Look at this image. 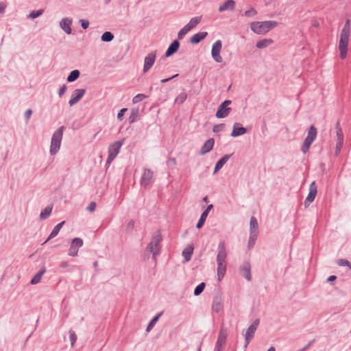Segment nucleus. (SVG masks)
<instances>
[{"mask_svg":"<svg viewBox=\"0 0 351 351\" xmlns=\"http://www.w3.org/2000/svg\"><path fill=\"white\" fill-rule=\"evenodd\" d=\"M350 34V22L348 19L340 34V39L339 43V49L340 51V57L344 59L347 56L349 37Z\"/></svg>","mask_w":351,"mask_h":351,"instance_id":"f257e3e1","label":"nucleus"},{"mask_svg":"<svg viewBox=\"0 0 351 351\" xmlns=\"http://www.w3.org/2000/svg\"><path fill=\"white\" fill-rule=\"evenodd\" d=\"M227 252L226 245L223 242H221L218 246V254L217 256V277L219 281L223 278L226 271V259Z\"/></svg>","mask_w":351,"mask_h":351,"instance_id":"f03ea898","label":"nucleus"},{"mask_svg":"<svg viewBox=\"0 0 351 351\" xmlns=\"http://www.w3.org/2000/svg\"><path fill=\"white\" fill-rule=\"evenodd\" d=\"M278 25V22L273 21H255L250 24V29L257 34H265Z\"/></svg>","mask_w":351,"mask_h":351,"instance_id":"7ed1b4c3","label":"nucleus"},{"mask_svg":"<svg viewBox=\"0 0 351 351\" xmlns=\"http://www.w3.org/2000/svg\"><path fill=\"white\" fill-rule=\"evenodd\" d=\"M63 127L59 128L53 134L50 147V153L52 155L56 154L60 149L63 135Z\"/></svg>","mask_w":351,"mask_h":351,"instance_id":"20e7f679","label":"nucleus"},{"mask_svg":"<svg viewBox=\"0 0 351 351\" xmlns=\"http://www.w3.org/2000/svg\"><path fill=\"white\" fill-rule=\"evenodd\" d=\"M317 136V129L315 126L311 125L308 131V135L305 138L302 146V150L304 154L306 153L312 143L315 141Z\"/></svg>","mask_w":351,"mask_h":351,"instance_id":"39448f33","label":"nucleus"},{"mask_svg":"<svg viewBox=\"0 0 351 351\" xmlns=\"http://www.w3.org/2000/svg\"><path fill=\"white\" fill-rule=\"evenodd\" d=\"M123 145L122 141H116L114 143L111 144L108 147V158L107 159V162L110 163L119 153L120 149Z\"/></svg>","mask_w":351,"mask_h":351,"instance_id":"423d86ee","label":"nucleus"},{"mask_svg":"<svg viewBox=\"0 0 351 351\" xmlns=\"http://www.w3.org/2000/svg\"><path fill=\"white\" fill-rule=\"evenodd\" d=\"M161 241V237L159 235L155 236L152 239L151 242L148 245L147 250H149L151 253L153 254L154 258L160 252V243Z\"/></svg>","mask_w":351,"mask_h":351,"instance_id":"0eeeda50","label":"nucleus"},{"mask_svg":"<svg viewBox=\"0 0 351 351\" xmlns=\"http://www.w3.org/2000/svg\"><path fill=\"white\" fill-rule=\"evenodd\" d=\"M231 104V101L226 100L218 108L216 112V117L217 118L226 117L230 112L231 108L228 106Z\"/></svg>","mask_w":351,"mask_h":351,"instance_id":"6e6552de","label":"nucleus"},{"mask_svg":"<svg viewBox=\"0 0 351 351\" xmlns=\"http://www.w3.org/2000/svg\"><path fill=\"white\" fill-rule=\"evenodd\" d=\"M259 324V320L256 319L252 325L247 328L245 335V347L246 348L251 339L253 338L254 335L258 328Z\"/></svg>","mask_w":351,"mask_h":351,"instance_id":"1a4fd4ad","label":"nucleus"},{"mask_svg":"<svg viewBox=\"0 0 351 351\" xmlns=\"http://www.w3.org/2000/svg\"><path fill=\"white\" fill-rule=\"evenodd\" d=\"M83 245V241L80 238H75L72 240L71 246L69 250V255L71 256H76L79 249Z\"/></svg>","mask_w":351,"mask_h":351,"instance_id":"9d476101","label":"nucleus"},{"mask_svg":"<svg viewBox=\"0 0 351 351\" xmlns=\"http://www.w3.org/2000/svg\"><path fill=\"white\" fill-rule=\"evenodd\" d=\"M222 43L220 40H217L215 42L212 47V56L214 60L219 63L222 62V58L220 56V51L221 49Z\"/></svg>","mask_w":351,"mask_h":351,"instance_id":"9b49d317","label":"nucleus"},{"mask_svg":"<svg viewBox=\"0 0 351 351\" xmlns=\"http://www.w3.org/2000/svg\"><path fill=\"white\" fill-rule=\"evenodd\" d=\"M317 193V185L315 181H313L309 186V192L305 200V206H307L313 202Z\"/></svg>","mask_w":351,"mask_h":351,"instance_id":"f8f14e48","label":"nucleus"},{"mask_svg":"<svg viewBox=\"0 0 351 351\" xmlns=\"http://www.w3.org/2000/svg\"><path fill=\"white\" fill-rule=\"evenodd\" d=\"M227 339V332L224 330H221L218 336L217 341L216 343V351H222L226 344Z\"/></svg>","mask_w":351,"mask_h":351,"instance_id":"ddd939ff","label":"nucleus"},{"mask_svg":"<svg viewBox=\"0 0 351 351\" xmlns=\"http://www.w3.org/2000/svg\"><path fill=\"white\" fill-rule=\"evenodd\" d=\"M85 93L84 89H76L73 91L71 97L69 101L70 106L77 104L84 96Z\"/></svg>","mask_w":351,"mask_h":351,"instance_id":"4468645a","label":"nucleus"},{"mask_svg":"<svg viewBox=\"0 0 351 351\" xmlns=\"http://www.w3.org/2000/svg\"><path fill=\"white\" fill-rule=\"evenodd\" d=\"M180 47V43L178 40H174L169 46L167 50L165 52V56L160 60L165 59L167 57H169L174 54L178 50Z\"/></svg>","mask_w":351,"mask_h":351,"instance_id":"2eb2a0df","label":"nucleus"},{"mask_svg":"<svg viewBox=\"0 0 351 351\" xmlns=\"http://www.w3.org/2000/svg\"><path fill=\"white\" fill-rule=\"evenodd\" d=\"M73 21L69 18H63L60 22V28L67 34H71L72 32L71 25Z\"/></svg>","mask_w":351,"mask_h":351,"instance_id":"dca6fc26","label":"nucleus"},{"mask_svg":"<svg viewBox=\"0 0 351 351\" xmlns=\"http://www.w3.org/2000/svg\"><path fill=\"white\" fill-rule=\"evenodd\" d=\"M215 141L213 138H210L208 141H206L204 145L202 147L199 154L200 155H205L206 154L210 152L214 146Z\"/></svg>","mask_w":351,"mask_h":351,"instance_id":"f3484780","label":"nucleus"},{"mask_svg":"<svg viewBox=\"0 0 351 351\" xmlns=\"http://www.w3.org/2000/svg\"><path fill=\"white\" fill-rule=\"evenodd\" d=\"M337 143H336V149H335V154L338 155L340 152V150L343 146V135L342 131L340 128H337Z\"/></svg>","mask_w":351,"mask_h":351,"instance_id":"a211bd4d","label":"nucleus"},{"mask_svg":"<svg viewBox=\"0 0 351 351\" xmlns=\"http://www.w3.org/2000/svg\"><path fill=\"white\" fill-rule=\"evenodd\" d=\"M207 35L208 33L206 32H198L191 37L189 42L191 44H198L204 40Z\"/></svg>","mask_w":351,"mask_h":351,"instance_id":"6ab92c4d","label":"nucleus"},{"mask_svg":"<svg viewBox=\"0 0 351 351\" xmlns=\"http://www.w3.org/2000/svg\"><path fill=\"white\" fill-rule=\"evenodd\" d=\"M153 172L149 169H146L143 171L141 178V184L144 186L149 184L152 179Z\"/></svg>","mask_w":351,"mask_h":351,"instance_id":"aec40b11","label":"nucleus"},{"mask_svg":"<svg viewBox=\"0 0 351 351\" xmlns=\"http://www.w3.org/2000/svg\"><path fill=\"white\" fill-rule=\"evenodd\" d=\"M235 8V1L234 0H227L219 8L220 12L226 10H233Z\"/></svg>","mask_w":351,"mask_h":351,"instance_id":"412c9836","label":"nucleus"},{"mask_svg":"<svg viewBox=\"0 0 351 351\" xmlns=\"http://www.w3.org/2000/svg\"><path fill=\"white\" fill-rule=\"evenodd\" d=\"M156 51H153L151 53H149L145 58V62L144 65L145 66H153V64L155 62L156 58Z\"/></svg>","mask_w":351,"mask_h":351,"instance_id":"4be33fe9","label":"nucleus"},{"mask_svg":"<svg viewBox=\"0 0 351 351\" xmlns=\"http://www.w3.org/2000/svg\"><path fill=\"white\" fill-rule=\"evenodd\" d=\"M212 310L215 313H219L223 310V300L221 298L216 297L214 299Z\"/></svg>","mask_w":351,"mask_h":351,"instance_id":"5701e85b","label":"nucleus"},{"mask_svg":"<svg viewBox=\"0 0 351 351\" xmlns=\"http://www.w3.org/2000/svg\"><path fill=\"white\" fill-rule=\"evenodd\" d=\"M246 133V129L243 127L240 126L239 123H235L233 126V130L231 133V136L236 137L240 135H243Z\"/></svg>","mask_w":351,"mask_h":351,"instance_id":"b1692460","label":"nucleus"},{"mask_svg":"<svg viewBox=\"0 0 351 351\" xmlns=\"http://www.w3.org/2000/svg\"><path fill=\"white\" fill-rule=\"evenodd\" d=\"M241 272L248 281L251 280L250 265L248 263H245L243 265L241 268Z\"/></svg>","mask_w":351,"mask_h":351,"instance_id":"393cba45","label":"nucleus"},{"mask_svg":"<svg viewBox=\"0 0 351 351\" xmlns=\"http://www.w3.org/2000/svg\"><path fill=\"white\" fill-rule=\"evenodd\" d=\"M64 221H62L61 223L57 224L53 228V229L51 231V234H49V237L47 238V239L45 241V242L44 243H47L50 239H51L53 237H56L58 235V234L59 233L60 229L62 228V226L64 225Z\"/></svg>","mask_w":351,"mask_h":351,"instance_id":"a878e982","label":"nucleus"},{"mask_svg":"<svg viewBox=\"0 0 351 351\" xmlns=\"http://www.w3.org/2000/svg\"><path fill=\"white\" fill-rule=\"evenodd\" d=\"M230 156L226 155L222 157L215 165L214 173H216L219 169H221L223 166L226 163L228 160Z\"/></svg>","mask_w":351,"mask_h":351,"instance_id":"bb28decb","label":"nucleus"},{"mask_svg":"<svg viewBox=\"0 0 351 351\" xmlns=\"http://www.w3.org/2000/svg\"><path fill=\"white\" fill-rule=\"evenodd\" d=\"M273 43V40L270 38H264L256 43V47L258 49H263Z\"/></svg>","mask_w":351,"mask_h":351,"instance_id":"cd10ccee","label":"nucleus"},{"mask_svg":"<svg viewBox=\"0 0 351 351\" xmlns=\"http://www.w3.org/2000/svg\"><path fill=\"white\" fill-rule=\"evenodd\" d=\"M193 246L190 245L185 247L184 250H183L182 255L186 261L191 260V256L193 252Z\"/></svg>","mask_w":351,"mask_h":351,"instance_id":"c85d7f7f","label":"nucleus"},{"mask_svg":"<svg viewBox=\"0 0 351 351\" xmlns=\"http://www.w3.org/2000/svg\"><path fill=\"white\" fill-rule=\"evenodd\" d=\"M202 16H196L192 18L190 21L186 25V26L191 30L194 27H195L201 21Z\"/></svg>","mask_w":351,"mask_h":351,"instance_id":"c756f323","label":"nucleus"},{"mask_svg":"<svg viewBox=\"0 0 351 351\" xmlns=\"http://www.w3.org/2000/svg\"><path fill=\"white\" fill-rule=\"evenodd\" d=\"M45 268L43 267L40 271H38L32 279L31 284L36 285L39 282L42 278L43 275L45 273Z\"/></svg>","mask_w":351,"mask_h":351,"instance_id":"7c9ffc66","label":"nucleus"},{"mask_svg":"<svg viewBox=\"0 0 351 351\" xmlns=\"http://www.w3.org/2000/svg\"><path fill=\"white\" fill-rule=\"evenodd\" d=\"M51 210H52V208L51 206H47L46 207L41 213H40V218L41 219H47L50 215H51Z\"/></svg>","mask_w":351,"mask_h":351,"instance_id":"2f4dec72","label":"nucleus"},{"mask_svg":"<svg viewBox=\"0 0 351 351\" xmlns=\"http://www.w3.org/2000/svg\"><path fill=\"white\" fill-rule=\"evenodd\" d=\"M101 38L104 42H110L113 40L114 35L110 32H105Z\"/></svg>","mask_w":351,"mask_h":351,"instance_id":"473e14b6","label":"nucleus"},{"mask_svg":"<svg viewBox=\"0 0 351 351\" xmlns=\"http://www.w3.org/2000/svg\"><path fill=\"white\" fill-rule=\"evenodd\" d=\"M207 216H208L207 212H203V213L202 214L200 219H199V221L197 223V226H196V227L198 229H199L202 227V226L204 225V223L206 219Z\"/></svg>","mask_w":351,"mask_h":351,"instance_id":"72a5a7b5","label":"nucleus"},{"mask_svg":"<svg viewBox=\"0 0 351 351\" xmlns=\"http://www.w3.org/2000/svg\"><path fill=\"white\" fill-rule=\"evenodd\" d=\"M80 75V71L78 70L73 71L67 77L69 82L75 81Z\"/></svg>","mask_w":351,"mask_h":351,"instance_id":"f704fd0d","label":"nucleus"},{"mask_svg":"<svg viewBox=\"0 0 351 351\" xmlns=\"http://www.w3.org/2000/svg\"><path fill=\"white\" fill-rule=\"evenodd\" d=\"M191 31L186 25L184 26L178 32V38L181 40L182 39L185 35Z\"/></svg>","mask_w":351,"mask_h":351,"instance_id":"c9c22d12","label":"nucleus"},{"mask_svg":"<svg viewBox=\"0 0 351 351\" xmlns=\"http://www.w3.org/2000/svg\"><path fill=\"white\" fill-rule=\"evenodd\" d=\"M138 117V110L137 109H132L131 111L130 116L129 117L130 123L134 122Z\"/></svg>","mask_w":351,"mask_h":351,"instance_id":"e433bc0d","label":"nucleus"},{"mask_svg":"<svg viewBox=\"0 0 351 351\" xmlns=\"http://www.w3.org/2000/svg\"><path fill=\"white\" fill-rule=\"evenodd\" d=\"M160 315H161V313L157 315L156 317H154L151 320V322H149V324H148V326L147 327V329H146L147 331H149L154 326V325L158 322V320L159 317H160Z\"/></svg>","mask_w":351,"mask_h":351,"instance_id":"4c0bfd02","label":"nucleus"},{"mask_svg":"<svg viewBox=\"0 0 351 351\" xmlns=\"http://www.w3.org/2000/svg\"><path fill=\"white\" fill-rule=\"evenodd\" d=\"M43 12H44V10L43 9L32 11L28 15V17L31 18V19H36V18L40 16V15H42Z\"/></svg>","mask_w":351,"mask_h":351,"instance_id":"58836bf2","label":"nucleus"},{"mask_svg":"<svg viewBox=\"0 0 351 351\" xmlns=\"http://www.w3.org/2000/svg\"><path fill=\"white\" fill-rule=\"evenodd\" d=\"M187 97V95L185 93H181L179 94L177 97L176 98L175 101L178 104H182Z\"/></svg>","mask_w":351,"mask_h":351,"instance_id":"ea45409f","label":"nucleus"},{"mask_svg":"<svg viewBox=\"0 0 351 351\" xmlns=\"http://www.w3.org/2000/svg\"><path fill=\"white\" fill-rule=\"evenodd\" d=\"M204 288H205V283L202 282L201 284L197 285L196 287V288L195 289L194 294L195 295H199L204 291Z\"/></svg>","mask_w":351,"mask_h":351,"instance_id":"a19ab883","label":"nucleus"},{"mask_svg":"<svg viewBox=\"0 0 351 351\" xmlns=\"http://www.w3.org/2000/svg\"><path fill=\"white\" fill-rule=\"evenodd\" d=\"M147 96H146L145 95H143V94H138L136 95L132 99V102L134 104H137L140 101H141L142 100H143L144 99L147 98Z\"/></svg>","mask_w":351,"mask_h":351,"instance_id":"79ce46f5","label":"nucleus"},{"mask_svg":"<svg viewBox=\"0 0 351 351\" xmlns=\"http://www.w3.org/2000/svg\"><path fill=\"white\" fill-rule=\"evenodd\" d=\"M256 10L254 8H251L250 9L245 12L244 16L246 17H253L255 15H256Z\"/></svg>","mask_w":351,"mask_h":351,"instance_id":"37998d69","label":"nucleus"},{"mask_svg":"<svg viewBox=\"0 0 351 351\" xmlns=\"http://www.w3.org/2000/svg\"><path fill=\"white\" fill-rule=\"evenodd\" d=\"M250 228L256 230L258 228V222L255 217H252L250 219Z\"/></svg>","mask_w":351,"mask_h":351,"instance_id":"c03bdc74","label":"nucleus"},{"mask_svg":"<svg viewBox=\"0 0 351 351\" xmlns=\"http://www.w3.org/2000/svg\"><path fill=\"white\" fill-rule=\"evenodd\" d=\"M337 264L339 266H347L349 267L350 269H351V264L348 260L340 259L337 261Z\"/></svg>","mask_w":351,"mask_h":351,"instance_id":"a18cd8bd","label":"nucleus"},{"mask_svg":"<svg viewBox=\"0 0 351 351\" xmlns=\"http://www.w3.org/2000/svg\"><path fill=\"white\" fill-rule=\"evenodd\" d=\"M69 337L71 341V345L73 346V344L75 343L77 340V336L75 333L73 331L69 332Z\"/></svg>","mask_w":351,"mask_h":351,"instance_id":"49530a36","label":"nucleus"},{"mask_svg":"<svg viewBox=\"0 0 351 351\" xmlns=\"http://www.w3.org/2000/svg\"><path fill=\"white\" fill-rule=\"evenodd\" d=\"M80 23L81 24V26L84 29H86L89 26V22L87 20H85V19H80Z\"/></svg>","mask_w":351,"mask_h":351,"instance_id":"de8ad7c7","label":"nucleus"},{"mask_svg":"<svg viewBox=\"0 0 351 351\" xmlns=\"http://www.w3.org/2000/svg\"><path fill=\"white\" fill-rule=\"evenodd\" d=\"M127 111V108H122L117 114V119L119 121L123 119L125 112Z\"/></svg>","mask_w":351,"mask_h":351,"instance_id":"09e8293b","label":"nucleus"},{"mask_svg":"<svg viewBox=\"0 0 351 351\" xmlns=\"http://www.w3.org/2000/svg\"><path fill=\"white\" fill-rule=\"evenodd\" d=\"M96 208V203L94 202H92L89 204V205L87 207V210L90 212H93Z\"/></svg>","mask_w":351,"mask_h":351,"instance_id":"8fccbe9b","label":"nucleus"},{"mask_svg":"<svg viewBox=\"0 0 351 351\" xmlns=\"http://www.w3.org/2000/svg\"><path fill=\"white\" fill-rule=\"evenodd\" d=\"M32 110L31 109H28L26 110V112H25V118L28 120L29 119V118L31 117L32 116Z\"/></svg>","mask_w":351,"mask_h":351,"instance_id":"3c124183","label":"nucleus"},{"mask_svg":"<svg viewBox=\"0 0 351 351\" xmlns=\"http://www.w3.org/2000/svg\"><path fill=\"white\" fill-rule=\"evenodd\" d=\"M5 8L6 5L3 2H0V13H3L5 12Z\"/></svg>","mask_w":351,"mask_h":351,"instance_id":"603ef678","label":"nucleus"},{"mask_svg":"<svg viewBox=\"0 0 351 351\" xmlns=\"http://www.w3.org/2000/svg\"><path fill=\"white\" fill-rule=\"evenodd\" d=\"M223 124L215 125L213 128V131L215 132H219L220 130H221L223 128Z\"/></svg>","mask_w":351,"mask_h":351,"instance_id":"864d4df0","label":"nucleus"},{"mask_svg":"<svg viewBox=\"0 0 351 351\" xmlns=\"http://www.w3.org/2000/svg\"><path fill=\"white\" fill-rule=\"evenodd\" d=\"M178 73H176V74H175V75H172L171 77H169L166 78V79H162V80H161V82H162V83H165V82H167L169 81L170 80L173 79V77H175L178 76Z\"/></svg>","mask_w":351,"mask_h":351,"instance_id":"5fc2aeb1","label":"nucleus"},{"mask_svg":"<svg viewBox=\"0 0 351 351\" xmlns=\"http://www.w3.org/2000/svg\"><path fill=\"white\" fill-rule=\"evenodd\" d=\"M66 90V86H63L59 90V96L61 97L65 93Z\"/></svg>","mask_w":351,"mask_h":351,"instance_id":"6e6d98bb","label":"nucleus"},{"mask_svg":"<svg viewBox=\"0 0 351 351\" xmlns=\"http://www.w3.org/2000/svg\"><path fill=\"white\" fill-rule=\"evenodd\" d=\"M68 265H69V264H68V263H67V262H66V261L62 262V263H60V266L61 267H62V268H66V267H68Z\"/></svg>","mask_w":351,"mask_h":351,"instance_id":"4d7b16f0","label":"nucleus"},{"mask_svg":"<svg viewBox=\"0 0 351 351\" xmlns=\"http://www.w3.org/2000/svg\"><path fill=\"white\" fill-rule=\"evenodd\" d=\"M336 276H330L328 278V282H332V281H334L335 279H336Z\"/></svg>","mask_w":351,"mask_h":351,"instance_id":"13d9d810","label":"nucleus"},{"mask_svg":"<svg viewBox=\"0 0 351 351\" xmlns=\"http://www.w3.org/2000/svg\"><path fill=\"white\" fill-rule=\"evenodd\" d=\"M213 208V205L210 204L204 212H207V214H208V212Z\"/></svg>","mask_w":351,"mask_h":351,"instance_id":"bf43d9fd","label":"nucleus"},{"mask_svg":"<svg viewBox=\"0 0 351 351\" xmlns=\"http://www.w3.org/2000/svg\"><path fill=\"white\" fill-rule=\"evenodd\" d=\"M169 162L171 164H176V159L175 158H171L169 160Z\"/></svg>","mask_w":351,"mask_h":351,"instance_id":"052dcab7","label":"nucleus"},{"mask_svg":"<svg viewBox=\"0 0 351 351\" xmlns=\"http://www.w3.org/2000/svg\"><path fill=\"white\" fill-rule=\"evenodd\" d=\"M267 351H275L274 347H271Z\"/></svg>","mask_w":351,"mask_h":351,"instance_id":"680f3d73","label":"nucleus"},{"mask_svg":"<svg viewBox=\"0 0 351 351\" xmlns=\"http://www.w3.org/2000/svg\"><path fill=\"white\" fill-rule=\"evenodd\" d=\"M149 67H144V73H146Z\"/></svg>","mask_w":351,"mask_h":351,"instance_id":"e2e57ef3","label":"nucleus"},{"mask_svg":"<svg viewBox=\"0 0 351 351\" xmlns=\"http://www.w3.org/2000/svg\"><path fill=\"white\" fill-rule=\"evenodd\" d=\"M204 202H208V197H205L204 199H203Z\"/></svg>","mask_w":351,"mask_h":351,"instance_id":"0e129e2a","label":"nucleus"},{"mask_svg":"<svg viewBox=\"0 0 351 351\" xmlns=\"http://www.w3.org/2000/svg\"><path fill=\"white\" fill-rule=\"evenodd\" d=\"M197 351H200V348H199H199H198V350H197Z\"/></svg>","mask_w":351,"mask_h":351,"instance_id":"69168bd1","label":"nucleus"}]
</instances>
